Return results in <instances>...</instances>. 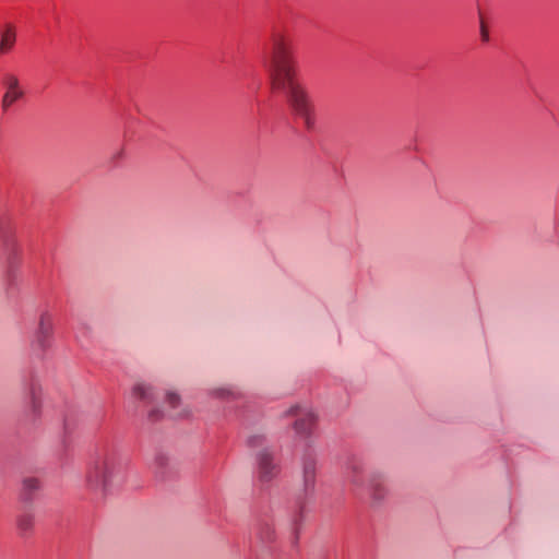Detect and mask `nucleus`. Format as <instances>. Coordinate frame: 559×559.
Here are the masks:
<instances>
[{"instance_id": "obj_1", "label": "nucleus", "mask_w": 559, "mask_h": 559, "mask_svg": "<svg viewBox=\"0 0 559 559\" xmlns=\"http://www.w3.org/2000/svg\"><path fill=\"white\" fill-rule=\"evenodd\" d=\"M269 72L272 88L287 93L294 112L307 130L317 124L316 108L307 90L296 81L293 39L283 32H274L271 39Z\"/></svg>"}, {"instance_id": "obj_2", "label": "nucleus", "mask_w": 559, "mask_h": 559, "mask_svg": "<svg viewBox=\"0 0 559 559\" xmlns=\"http://www.w3.org/2000/svg\"><path fill=\"white\" fill-rule=\"evenodd\" d=\"M127 468V457L117 450L107 449L87 462L84 486L92 492L105 495L123 485Z\"/></svg>"}, {"instance_id": "obj_3", "label": "nucleus", "mask_w": 559, "mask_h": 559, "mask_svg": "<svg viewBox=\"0 0 559 559\" xmlns=\"http://www.w3.org/2000/svg\"><path fill=\"white\" fill-rule=\"evenodd\" d=\"M1 84L4 88L1 108L3 111H8L16 102L24 97V88L17 74L10 71L2 74Z\"/></svg>"}, {"instance_id": "obj_4", "label": "nucleus", "mask_w": 559, "mask_h": 559, "mask_svg": "<svg viewBox=\"0 0 559 559\" xmlns=\"http://www.w3.org/2000/svg\"><path fill=\"white\" fill-rule=\"evenodd\" d=\"M258 473L263 481L272 479L278 473V466L273 462V457L267 451L261 452L258 456Z\"/></svg>"}, {"instance_id": "obj_5", "label": "nucleus", "mask_w": 559, "mask_h": 559, "mask_svg": "<svg viewBox=\"0 0 559 559\" xmlns=\"http://www.w3.org/2000/svg\"><path fill=\"white\" fill-rule=\"evenodd\" d=\"M53 332V316L48 310H45L39 316L38 330L36 333V340L40 346H45V343L50 338Z\"/></svg>"}, {"instance_id": "obj_6", "label": "nucleus", "mask_w": 559, "mask_h": 559, "mask_svg": "<svg viewBox=\"0 0 559 559\" xmlns=\"http://www.w3.org/2000/svg\"><path fill=\"white\" fill-rule=\"evenodd\" d=\"M290 412L299 416L295 421L296 431L300 435L310 432L316 421L314 415L310 411H301L299 407H293Z\"/></svg>"}, {"instance_id": "obj_7", "label": "nucleus", "mask_w": 559, "mask_h": 559, "mask_svg": "<svg viewBox=\"0 0 559 559\" xmlns=\"http://www.w3.org/2000/svg\"><path fill=\"white\" fill-rule=\"evenodd\" d=\"M16 41V28L13 24L7 23L0 31V53H9Z\"/></svg>"}, {"instance_id": "obj_8", "label": "nucleus", "mask_w": 559, "mask_h": 559, "mask_svg": "<svg viewBox=\"0 0 559 559\" xmlns=\"http://www.w3.org/2000/svg\"><path fill=\"white\" fill-rule=\"evenodd\" d=\"M316 480V462L312 457L307 456L304 460V481L306 488H312Z\"/></svg>"}, {"instance_id": "obj_9", "label": "nucleus", "mask_w": 559, "mask_h": 559, "mask_svg": "<svg viewBox=\"0 0 559 559\" xmlns=\"http://www.w3.org/2000/svg\"><path fill=\"white\" fill-rule=\"evenodd\" d=\"M34 525V516L29 512H24L17 518V526L21 531L27 532Z\"/></svg>"}, {"instance_id": "obj_10", "label": "nucleus", "mask_w": 559, "mask_h": 559, "mask_svg": "<svg viewBox=\"0 0 559 559\" xmlns=\"http://www.w3.org/2000/svg\"><path fill=\"white\" fill-rule=\"evenodd\" d=\"M40 488V483L36 478H26L23 481V495L25 496V499H28V496H31L32 492L38 490Z\"/></svg>"}, {"instance_id": "obj_11", "label": "nucleus", "mask_w": 559, "mask_h": 559, "mask_svg": "<svg viewBox=\"0 0 559 559\" xmlns=\"http://www.w3.org/2000/svg\"><path fill=\"white\" fill-rule=\"evenodd\" d=\"M133 393L139 399H148L151 396V386L145 384H136L133 388Z\"/></svg>"}, {"instance_id": "obj_12", "label": "nucleus", "mask_w": 559, "mask_h": 559, "mask_svg": "<svg viewBox=\"0 0 559 559\" xmlns=\"http://www.w3.org/2000/svg\"><path fill=\"white\" fill-rule=\"evenodd\" d=\"M379 488L380 481L377 478H371L368 484V489L372 492L374 498H380V493L378 492L380 490Z\"/></svg>"}, {"instance_id": "obj_13", "label": "nucleus", "mask_w": 559, "mask_h": 559, "mask_svg": "<svg viewBox=\"0 0 559 559\" xmlns=\"http://www.w3.org/2000/svg\"><path fill=\"white\" fill-rule=\"evenodd\" d=\"M166 402L169 404L171 408H176L177 405L180 403L179 396L174 392H168L166 394Z\"/></svg>"}, {"instance_id": "obj_14", "label": "nucleus", "mask_w": 559, "mask_h": 559, "mask_svg": "<svg viewBox=\"0 0 559 559\" xmlns=\"http://www.w3.org/2000/svg\"><path fill=\"white\" fill-rule=\"evenodd\" d=\"M480 37H481V40L485 43H487L489 40V33H488V29L483 21L480 23Z\"/></svg>"}, {"instance_id": "obj_15", "label": "nucleus", "mask_w": 559, "mask_h": 559, "mask_svg": "<svg viewBox=\"0 0 559 559\" xmlns=\"http://www.w3.org/2000/svg\"><path fill=\"white\" fill-rule=\"evenodd\" d=\"M215 393L219 397H224L226 395H230L231 394V392L229 390H226V389L216 390Z\"/></svg>"}, {"instance_id": "obj_16", "label": "nucleus", "mask_w": 559, "mask_h": 559, "mask_svg": "<svg viewBox=\"0 0 559 559\" xmlns=\"http://www.w3.org/2000/svg\"><path fill=\"white\" fill-rule=\"evenodd\" d=\"M185 414L183 413H177V414H174L173 416H183Z\"/></svg>"}]
</instances>
